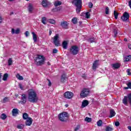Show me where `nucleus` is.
<instances>
[{"label": "nucleus", "instance_id": "f03ea898", "mask_svg": "<svg viewBox=\"0 0 131 131\" xmlns=\"http://www.w3.org/2000/svg\"><path fill=\"white\" fill-rule=\"evenodd\" d=\"M34 60L35 65L37 66H42L46 61V57L43 55L38 54Z\"/></svg>", "mask_w": 131, "mask_h": 131}, {"label": "nucleus", "instance_id": "f8f14e48", "mask_svg": "<svg viewBox=\"0 0 131 131\" xmlns=\"http://www.w3.org/2000/svg\"><path fill=\"white\" fill-rule=\"evenodd\" d=\"M72 3L74 4L76 7H78L81 6L82 2L81 0H73Z\"/></svg>", "mask_w": 131, "mask_h": 131}, {"label": "nucleus", "instance_id": "09e8293b", "mask_svg": "<svg viewBox=\"0 0 131 131\" xmlns=\"http://www.w3.org/2000/svg\"><path fill=\"white\" fill-rule=\"evenodd\" d=\"M127 86H128L129 89L131 90V82H129L128 83H127Z\"/></svg>", "mask_w": 131, "mask_h": 131}, {"label": "nucleus", "instance_id": "a878e982", "mask_svg": "<svg viewBox=\"0 0 131 131\" xmlns=\"http://www.w3.org/2000/svg\"><path fill=\"white\" fill-rule=\"evenodd\" d=\"M61 5H62V2L60 1H57L54 2L55 7H58L59 6H61Z\"/></svg>", "mask_w": 131, "mask_h": 131}, {"label": "nucleus", "instance_id": "5701e85b", "mask_svg": "<svg viewBox=\"0 0 131 131\" xmlns=\"http://www.w3.org/2000/svg\"><path fill=\"white\" fill-rule=\"evenodd\" d=\"M25 127V125L23 124H18L17 126V128H18V129H23Z\"/></svg>", "mask_w": 131, "mask_h": 131}, {"label": "nucleus", "instance_id": "dca6fc26", "mask_svg": "<svg viewBox=\"0 0 131 131\" xmlns=\"http://www.w3.org/2000/svg\"><path fill=\"white\" fill-rule=\"evenodd\" d=\"M13 116H17L19 114V110L17 108H13L12 111Z\"/></svg>", "mask_w": 131, "mask_h": 131}, {"label": "nucleus", "instance_id": "680f3d73", "mask_svg": "<svg viewBox=\"0 0 131 131\" xmlns=\"http://www.w3.org/2000/svg\"><path fill=\"white\" fill-rule=\"evenodd\" d=\"M125 90H128V89H129V87H128V86H127V87H125L124 88Z\"/></svg>", "mask_w": 131, "mask_h": 131}, {"label": "nucleus", "instance_id": "052dcab7", "mask_svg": "<svg viewBox=\"0 0 131 131\" xmlns=\"http://www.w3.org/2000/svg\"><path fill=\"white\" fill-rule=\"evenodd\" d=\"M127 128H128V129H129L130 131H131V126H128L127 127Z\"/></svg>", "mask_w": 131, "mask_h": 131}, {"label": "nucleus", "instance_id": "7ed1b4c3", "mask_svg": "<svg viewBox=\"0 0 131 131\" xmlns=\"http://www.w3.org/2000/svg\"><path fill=\"white\" fill-rule=\"evenodd\" d=\"M69 115L67 112L61 113L58 115V119L62 122H67Z\"/></svg>", "mask_w": 131, "mask_h": 131}, {"label": "nucleus", "instance_id": "ea45409f", "mask_svg": "<svg viewBox=\"0 0 131 131\" xmlns=\"http://www.w3.org/2000/svg\"><path fill=\"white\" fill-rule=\"evenodd\" d=\"M113 33L114 37H116L117 36V30L114 29L113 31Z\"/></svg>", "mask_w": 131, "mask_h": 131}, {"label": "nucleus", "instance_id": "c03bdc74", "mask_svg": "<svg viewBox=\"0 0 131 131\" xmlns=\"http://www.w3.org/2000/svg\"><path fill=\"white\" fill-rule=\"evenodd\" d=\"M49 22L51 23V24H55V23H56V21L54 19H49Z\"/></svg>", "mask_w": 131, "mask_h": 131}, {"label": "nucleus", "instance_id": "864d4df0", "mask_svg": "<svg viewBox=\"0 0 131 131\" xmlns=\"http://www.w3.org/2000/svg\"><path fill=\"white\" fill-rule=\"evenodd\" d=\"M82 78H84V79H85L86 78V75L85 74H84L82 75Z\"/></svg>", "mask_w": 131, "mask_h": 131}, {"label": "nucleus", "instance_id": "49530a36", "mask_svg": "<svg viewBox=\"0 0 131 131\" xmlns=\"http://www.w3.org/2000/svg\"><path fill=\"white\" fill-rule=\"evenodd\" d=\"M120 124V123L118 121H116L115 123V125H116V126H119Z\"/></svg>", "mask_w": 131, "mask_h": 131}, {"label": "nucleus", "instance_id": "13d9d810", "mask_svg": "<svg viewBox=\"0 0 131 131\" xmlns=\"http://www.w3.org/2000/svg\"><path fill=\"white\" fill-rule=\"evenodd\" d=\"M3 22V18H2V16L0 15V24Z\"/></svg>", "mask_w": 131, "mask_h": 131}, {"label": "nucleus", "instance_id": "20e7f679", "mask_svg": "<svg viewBox=\"0 0 131 131\" xmlns=\"http://www.w3.org/2000/svg\"><path fill=\"white\" fill-rule=\"evenodd\" d=\"M70 52L72 55H77L79 52V48L76 46H73L70 48Z\"/></svg>", "mask_w": 131, "mask_h": 131}, {"label": "nucleus", "instance_id": "473e14b6", "mask_svg": "<svg viewBox=\"0 0 131 131\" xmlns=\"http://www.w3.org/2000/svg\"><path fill=\"white\" fill-rule=\"evenodd\" d=\"M16 78L17 79H19V80H23V79H24V78H23V77L22 76H20V74H17L16 75Z\"/></svg>", "mask_w": 131, "mask_h": 131}, {"label": "nucleus", "instance_id": "1a4fd4ad", "mask_svg": "<svg viewBox=\"0 0 131 131\" xmlns=\"http://www.w3.org/2000/svg\"><path fill=\"white\" fill-rule=\"evenodd\" d=\"M27 101V97H26V94L21 95V98L20 101L19 103H21V104H26V102Z\"/></svg>", "mask_w": 131, "mask_h": 131}, {"label": "nucleus", "instance_id": "6ab92c4d", "mask_svg": "<svg viewBox=\"0 0 131 131\" xmlns=\"http://www.w3.org/2000/svg\"><path fill=\"white\" fill-rule=\"evenodd\" d=\"M115 114H116V113L114 111V110H111L110 116H109L110 118H112V117H114V116H115Z\"/></svg>", "mask_w": 131, "mask_h": 131}, {"label": "nucleus", "instance_id": "4c0bfd02", "mask_svg": "<svg viewBox=\"0 0 131 131\" xmlns=\"http://www.w3.org/2000/svg\"><path fill=\"white\" fill-rule=\"evenodd\" d=\"M114 15L115 16V18L117 19V18H118V13L117 12H116V11H114Z\"/></svg>", "mask_w": 131, "mask_h": 131}, {"label": "nucleus", "instance_id": "3c124183", "mask_svg": "<svg viewBox=\"0 0 131 131\" xmlns=\"http://www.w3.org/2000/svg\"><path fill=\"white\" fill-rule=\"evenodd\" d=\"M80 126H77L75 128V131H77L79 129Z\"/></svg>", "mask_w": 131, "mask_h": 131}, {"label": "nucleus", "instance_id": "c756f323", "mask_svg": "<svg viewBox=\"0 0 131 131\" xmlns=\"http://www.w3.org/2000/svg\"><path fill=\"white\" fill-rule=\"evenodd\" d=\"M47 17H43L41 19V22L43 24H44V25H46V24H47Z\"/></svg>", "mask_w": 131, "mask_h": 131}, {"label": "nucleus", "instance_id": "cd10ccee", "mask_svg": "<svg viewBox=\"0 0 131 131\" xmlns=\"http://www.w3.org/2000/svg\"><path fill=\"white\" fill-rule=\"evenodd\" d=\"M105 130L106 131H112L113 130V128H112V126H111V125L109 126H107L105 128Z\"/></svg>", "mask_w": 131, "mask_h": 131}, {"label": "nucleus", "instance_id": "a211bd4d", "mask_svg": "<svg viewBox=\"0 0 131 131\" xmlns=\"http://www.w3.org/2000/svg\"><path fill=\"white\" fill-rule=\"evenodd\" d=\"M11 33L12 34H19L20 33V29H17L15 30V29H12Z\"/></svg>", "mask_w": 131, "mask_h": 131}, {"label": "nucleus", "instance_id": "f704fd0d", "mask_svg": "<svg viewBox=\"0 0 131 131\" xmlns=\"http://www.w3.org/2000/svg\"><path fill=\"white\" fill-rule=\"evenodd\" d=\"M77 8H76V12L77 13H79L80 12V11L81 10V6H76Z\"/></svg>", "mask_w": 131, "mask_h": 131}, {"label": "nucleus", "instance_id": "774afa93", "mask_svg": "<svg viewBox=\"0 0 131 131\" xmlns=\"http://www.w3.org/2000/svg\"><path fill=\"white\" fill-rule=\"evenodd\" d=\"M14 14V12H11L10 13V15H13Z\"/></svg>", "mask_w": 131, "mask_h": 131}, {"label": "nucleus", "instance_id": "bf43d9fd", "mask_svg": "<svg viewBox=\"0 0 131 131\" xmlns=\"http://www.w3.org/2000/svg\"><path fill=\"white\" fill-rule=\"evenodd\" d=\"M128 49H129L130 50H131V45H130V44H128Z\"/></svg>", "mask_w": 131, "mask_h": 131}, {"label": "nucleus", "instance_id": "2f4dec72", "mask_svg": "<svg viewBox=\"0 0 131 131\" xmlns=\"http://www.w3.org/2000/svg\"><path fill=\"white\" fill-rule=\"evenodd\" d=\"M95 39L94 37L89 38L88 39V41H89V42H91V43L95 42Z\"/></svg>", "mask_w": 131, "mask_h": 131}, {"label": "nucleus", "instance_id": "e433bc0d", "mask_svg": "<svg viewBox=\"0 0 131 131\" xmlns=\"http://www.w3.org/2000/svg\"><path fill=\"white\" fill-rule=\"evenodd\" d=\"M72 21L73 23V24H77V18L76 17H75L72 19Z\"/></svg>", "mask_w": 131, "mask_h": 131}, {"label": "nucleus", "instance_id": "2eb2a0df", "mask_svg": "<svg viewBox=\"0 0 131 131\" xmlns=\"http://www.w3.org/2000/svg\"><path fill=\"white\" fill-rule=\"evenodd\" d=\"M111 66L113 69H118V68H120V64H119L118 62H116L111 64Z\"/></svg>", "mask_w": 131, "mask_h": 131}, {"label": "nucleus", "instance_id": "6e6d98bb", "mask_svg": "<svg viewBox=\"0 0 131 131\" xmlns=\"http://www.w3.org/2000/svg\"><path fill=\"white\" fill-rule=\"evenodd\" d=\"M19 86L21 90H23V86H22V84H19Z\"/></svg>", "mask_w": 131, "mask_h": 131}, {"label": "nucleus", "instance_id": "58836bf2", "mask_svg": "<svg viewBox=\"0 0 131 131\" xmlns=\"http://www.w3.org/2000/svg\"><path fill=\"white\" fill-rule=\"evenodd\" d=\"M1 118L3 120H5V119H6V118H7V115L6 114H2L1 115Z\"/></svg>", "mask_w": 131, "mask_h": 131}, {"label": "nucleus", "instance_id": "c9c22d12", "mask_svg": "<svg viewBox=\"0 0 131 131\" xmlns=\"http://www.w3.org/2000/svg\"><path fill=\"white\" fill-rule=\"evenodd\" d=\"M85 18H86V19H89V18H90V17H91V14L90 13V12H86L85 13Z\"/></svg>", "mask_w": 131, "mask_h": 131}, {"label": "nucleus", "instance_id": "79ce46f5", "mask_svg": "<svg viewBox=\"0 0 131 131\" xmlns=\"http://www.w3.org/2000/svg\"><path fill=\"white\" fill-rule=\"evenodd\" d=\"M105 14L106 15H109V7H108L105 8Z\"/></svg>", "mask_w": 131, "mask_h": 131}, {"label": "nucleus", "instance_id": "9b49d317", "mask_svg": "<svg viewBox=\"0 0 131 131\" xmlns=\"http://www.w3.org/2000/svg\"><path fill=\"white\" fill-rule=\"evenodd\" d=\"M60 26H61L62 28L67 29V28H68V23L66 21H62L60 23Z\"/></svg>", "mask_w": 131, "mask_h": 131}, {"label": "nucleus", "instance_id": "4468645a", "mask_svg": "<svg viewBox=\"0 0 131 131\" xmlns=\"http://www.w3.org/2000/svg\"><path fill=\"white\" fill-rule=\"evenodd\" d=\"M67 77L66 76V75L65 74H63L61 75L60 81L62 83H64L66 81H67Z\"/></svg>", "mask_w": 131, "mask_h": 131}, {"label": "nucleus", "instance_id": "c85d7f7f", "mask_svg": "<svg viewBox=\"0 0 131 131\" xmlns=\"http://www.w3.org/2000/svg\"><path fill=\"white\" fill-rule=\"evenodd\" d=\"M8 76H9V75L8 74V73H6L4 75L3 79L4 81H6V80L8 79Z\"/></svg>", "mask_w": 131, "mask_h": 131}, {"label": "nucleus", "instance_id": "0eeeda50", "mask_svg": "<svg viewBox=\"0 0 131 131\" xmlns=\"http://www.w3.org/2000/svg\"><path fill=\"white\" fill-rule=\"evenodd\" d=\"M121 19L122 21H128V19H129V14L127 12H124L123 16L121 17Z\"/></svg>", "mask_w": 131, "mask_h": 131}, {"label": "nucleus", "instance_id": "37998d69", "mask_svg": "<svg viewBox=\"0 0 131 131\" xmlns=\"http://www.w3.org/2000/svg\"><path fill=\"white\" fill-rule=\"evenodd\" d=\"M9 101V97H5L3 99V103H6Z\"/></svg>", "mask_w": 131, "mask_h": 131}, {"label": "nucleus", "instance_id": "69168bd1", "mask_svg": "<svg viewBox=\"0 0 131 131\" xmlns=\"http://www.w3.org/2000/svg\"><path fill=\"white\" fill-rule=\"evenodd\" d=\"M124 41H127V39L124 38Z\"/></svg>", "mask_w": 131, "mask_h": 131}, {"label": "nucleus", "instance_id": "de8ad7c7", "mask_svg": "<svg viewBox=\"0 0 131 131\" xmlns=\"http://www.w3.org/2000/svg\"><path fill=\"white\" fill-rule=\"evenodd\" d=\"M93 3H89V8H90L91 9H92V8H93Z\"/></svg>", "mask_w": 131, "mask_h": 131}, {"label": "nucleus", "instance_id": "9d476101", "mask_svg": "<svg viewBox=\"0 0 131 131\" xmlns=\"http://www.w3.org/2000/svg\"><path fill=\"white\" fill-rule=\"evenodd\" d=\"M33 121V120H32V118L29 117L25 122V124L27 126H30L31 124H32V122Z\"/></svg>", "mask_w": 131, "mask_h": 131}, {"label": "nucleus", "instance_id": "603ef678", "mask_svg": "<svg viewBox=\"0 0 131 131\" xmlns=\"http://www.w3.org/2000/svg\"><path fill=\"white\" fill-rule=\"evenodd\" d=\"M129 69L127 70L126 72L127 73L128 75H130L131 73Z\"/></svg>", "mask_w": 131, "mask_h": 131}, {"label": "nucleus", "instance_id": "e2e57ef3", "mask_svg": "<svg viewBox=\"0 0 131 131\" xmlns=\"http://www.w3.org/2000/svg\"><path fill=\"white\" fill-rule=\"evenodd\" d=\"M51 34H52V31L50 30L49 31V35H51Z\"/></svg>", "mask_w": 131, "mask_h": 131}, {"label": "nucleus", "instance_id": "8fccbe9b", "mask_svg": "<svg viewBox=\"0 0 131 131\" xmlns=\"http://www.w3.org/2000/svg\"><path fill=\"white\" fill-rule=\"evenodd\" d=\"M25 35H26V37H28L29 35V32L26 31V32H25Z\"/></svg>", "mask_w": 131, "mask_h": 131}, {"label": "nucleus", "instance_id": "39448f33", "mask_svg": "<svg viewBox=\"0 0 131 131\" xmlns=\"http://www.w3.org/2000/svg\"><path fill=\"white\" fill-rule=\"evenodd\" d=\"M90 94V89L84 88L82 90L80 94V96L81 98H85L89 96Z\"/></svg>", "mask_w": 131, "mask_h": 131}, {"label": "nucleus", "instance_id": "4be33fe9", "mask_svg": "<svg viewBox=\"0 0 131 131\" xmlns=\"http://www.w3.org/2000/svg\"><path fill=\"white\" fill-rule=\"evenodd\" d=\"M88 105H89V101L86 100H83L82 102V106L83 107H86Z\"/></svg>", "mask_w": 131, "mask_h": 131}, {"label": "nucleus", "instance_id": "393cba45", "mask_svg": "<svg viewBox=\"0 0 131 131\" xmlns=\"http://www.w3.org/2000/svg\"><path fill=\"white\" fill-rule=\"evenodd\" d=\"M130 60H131V56L130 55H128V56H126L125 58H124V62H128V61H129Z\"/></svg>", "mask_w": 131, "mask_h": 131}, {"label": "nucleus", "instance_id": "bb28decb", "mask_svg": "<svg viewBox=\"0 0 131 131\" xmlns=\"http://www.w3.org/2000/svg\"><path fill=\"white\" fill-rule=\"evenodd\" d=\"M23 118L25 120L28 119V118H29V117H28V114L26 113H24L23 115Z\"/></svg>", "mask_w": 131, "mask_h": 131}, {"label": "nucleus", "instance_id": "6e6552de", "mask_svg": "<svg viewBox=\"0 0 131 131\" xmlns=\"http://www.w3.org/2000/svg\"><path fill=\"white\" fill-rule=\"evenodd\" d=\"M63 96L66 99H72L73 97V93L71 92L68 91L64 93Z\"/></svg>", "mask_w": 131, "mask_h": 131}, {"label": "nucleus", "instance_id": "7c9ffc66", "mask_svg": "<svg viewBox=\"0 0 131 131\" xmlns=\"http://www.w3.org/2000/svg\"><path fill=\"white\" fill-rule=\"evenodd\" d=\"M8 66H11L13 64V59L12 58H10L8 61Z\"/></svg>", "mask_w": 131, "mask_h": 131}, {"label": "nucleus", "instance_id": "423d86ee", "mask_svg": "<svg viewBox=\"0 0 131 131\" xmlns=\"http://www.w3.org/2000/svg\"><path fill=\"white\" fill-rule=\"evenodd\" d=\"M53 43L56 47L60 46V36L58 34H56L53 37Z\"/></svg>", "mask_w": 131, "mask_h": 131}, {"label": "nucleus", "instance_id": "4d7b16f0", "mask_svg": "<svg viewBox=\"0 0 131 131\" xmlns=\"http://www.w3.org/2000/svg\"><path fill=\"white\" fill-rule=\"evenodd\" d=\"M128 6L131 9V0L128 2Z\"/></svg>", "mask_w": 131, "mask_h": 131}, {"label": "nucleus", "instance_id": "412c9836", "mask_svg": "<svg viewBox=\"0 0 131 131\" xmlns=\"http://www.w3.org/2000/svg\"><path fill=\"white\" fill-rule=\"evenodd\" d=\"M68 46V42L67 41H63L62 42V48L64 50L67 49V47Z\"/></svg>", "mask_w": 131, "mask_h": 131}, {"label": "nucleus", "instance_id": "f3484780", "mask_svg": "<svg viewBox=\"0 0 131 131\" xmlns=\"http://www.w3.org/2000/svg\"><path fill=\"white\" fill-rule=\"evenodd\" d=\"M98 66H99V60H96L93 63V69L94 70H96L98 68Z\"/></svg>", "mask_w": 131, "mask_h": 131}, {"label": "nucleus", "instance_id": "0e129e2a", "mask_svg": "<svg viewBox=\"0 0 131 131\" xmlns=\"http://www.w3.org/2000/svg\"><path fill=\"white\" fill-rule=\"evenodd\" d=\"M47 64H48V65H49V66H51V62H50L49 61H48V62H47Z\"/></svg>", "mask_w": 131, "mask_h": 131}, {"label": "nucleus", "instance_id": "a18cd8bd", "mask_svg": "<svg viewBox=\"0 0 131 131\" xmlns=\"http://www.w3.org/2000/svg\"><path fill=\"white\" fill-rule=\"evenodd\" d=\"M53 54H57V53H58V50H57V49H54L53 50Z\"/></svg>", "mask_w": 131, "mask_h": 131}, {"label": "nucleus", "instance_id": "72a5a7b5", "mask_svg": "<svg viewBox=\"0 0 131 131\" xmlns=\"http://www.w3.org/2000/svg\"><path fill=\"white\" fill-rule=\"evenodd\" d=\"M84 120L86 122H91L92 121V118L86 117Z\"/></svg>", "mask_w": 131, "mask_h": 131}, {"label": "nucleus", "instance_id": "b1692460", "mask_svg": "<svg viewBox=\"0 0 131 131\" xmlns=\"http://www.w3.org/2000/svg\"><path fill=\"white\" fill-rule=\"evenodd\" d=\"M41 5L44 8H47V7H48V1L45 0L42 1Z\"/></svg>", "mask_w": 131, "mask_h": 131}, {"label": "nucleus", "instance_id": "f257e3e1", "mask_svg": "<svg viewBox=\"0 0 131 131\" xmlns=\"http://www.w3.org/2000/svg\"><path fill=\"white\" fill-rule=\"evenodd\" d=\"M28 100L31 103H37L38 97L35 91L31 90L28 91Z\"/></svg>", "mask_w": 131, "mask_h": 131}, {"label": "nucleus", "instance_id": "aec40b11", "mask_svg": "<svg viewBox=\"0 0 131 131\" xmlns=\"http://www.w3.org/2000/svg\"><path fill=\"white\" fill-rule=\"evenodd\" d=\"M32 34L33 35V39L34 42H36V41H37V36L36 35V34L34 33V32H32Z\"/></svg>", "mask_w": 131, "mask_h": 131}, {"label": "nucleus", "instance_id": "338daca9", "mask_svg": "<svg viewBox=\"0 0 131 131\" xmlns=\"http://www.w3.org/2000/svg\"><path fill=\"white\" fill-rule=\"evenodd\" d=\"M1 78H2V74H1V73H0V81H1Z\"/></svg>", "mask_w": 131, "mask_h": 131}, {"label": "nucleus", "instance_id": "a19ab883", "mask_svg": "<svg viewBox=\"0 0 131 131\" xmlns=\"http://www.w3.org/2000/svg\"><path fill=\"white\" fill-rule=\"evenodd\" d=\"M102 120H99L97 122V124L98 126H102Z\"/></svg>", "mask_w": 131, "mask_h": 131}, {"label": "nucleus", "instance_id": "ddd939ff", "mask_svg": "<svg viewBox=\"0 0 131 131\" xmlns=\"http://www.w3.org/2000/svg\"><path fill=\"white\" fill-rule=\"evenodd\" d=\"M28 10L29 13L32 14V12H33V10H34V8L33 7V5L32 4H29L28 7Z\"/></svg>", "mask_w": 131, "mask_h": 131}, {"label": "nucleus", "instance_id": "5fc2aeb1", "mask_svg": "<svg viewBox=\"0 0 131 131\" xmlns=\"http://www.w3.org/2000/svg\"><path fill=\"white\" fill-rule=\"evenodd\" d=\"M48 81H49V83H48V85L49 86H51V85H52V82H51V80L48 79Z\"/></svg>", "mask_w": 131, "mask_h": 131}]
</instances>
